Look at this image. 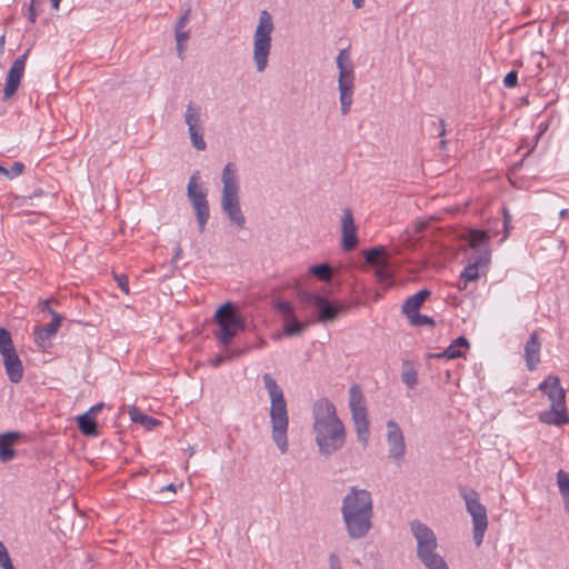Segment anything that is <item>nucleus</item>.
Wrapping results in <instances>:
<instances>
[{
    "label": "nucleus",
    "mask_w": 569,
    "mask_h": 569,
    "mask_svg": "<svg viewBox=\"0 0 569 569\" xmlns=\"http://www.w3.org/2000/svg\"><path fill=\"white\" fill-rule=\"evenodd\" d=\"M341 519L351 540L365 539L373 527V498L369 490L351 486L341 500Z\"/></svg>",
    "instance_id": "f257e3e1"
},
{
    "label": "nucleus",
    "mask_w": 569,
    "mask_h": 569,
    "mask_svg": "<svg viewBox=\"0 0 569 569\" xmlns=\"http://www.w3.org/2000/svg\"><path fill=\"white\" fill-rule=\"evenodd\" d=\"M312 418L319 453L329 457L340 450L346 442L347 432L335 405L326 398L317 400L312 406Z\"/></svg>",
    "instance_id": "f03ea898"
},
{
    "label": "nucleus",
    "mask_w": 569,
    "mask_h": 569,
    "mask_svg": "<svg viewBox=\"0 0 569 569\" xmlns=\"http://www.w3.org/2000/svg\"><path fill=\"white\" fill-rule=\"evenodd\" d=\"M264 388L270 397V428L271 439L280 453L284 455L289 449L288 429L289 413L287 401L280 386L269 373L262 376Z\"/></svg>",
    "instance_id": "7ed1b4c3"
},
{
    "label": "nucleus",
    "mask_w": 569,
    "mask_h": 569,
    "mask_svg": "<svg viewBox=\"0 0 569 569\" xmlns=\"http://www.w3.org/2000/svg\"><path fill=\"white\" fill-rule=\"evenodd\" d=\"M410 530L417 542V558L427 569H449L443 557L437 552L438 540L433 530L419 520L410 522Z\"/></svg>",
    "instance_id": "20e7f679"
},
{
    "label": "nucleus",
    "mask_w": 569,
    "mask_h": 569,
    "mask_svg": "<svg viewBox=\"0 0 569 569\" xmlns=\"http://www.w3.org/2000/svg\"><path fill=\"white\" fill-rule=\"evenodd\" d=\"M538 389L546 393L551 402L550 409L540 412L539 420L546 425L562 426L569 422L566 409V391L557 376H548Z\"/></svg>",
    "instance_id": "39448f33"
},
{
    "label": "nucleus",
    "mask_w": 569,
    "mask_h": 569,
    "mask_svg": "<svg viewBox=\"0 0 569 569\" xmlns=\"http://www.w3.org/2000/svg\"><path fill=\"white\" fill-rule=\"evenodd\" d=\"M489 236L485 231L472 230L469 233V246L472 253L468 259V264L461 272V280L465 282L475 281L479 278V271L486 268L490 262V250L488 246Z\"/></svg>",
    "instance_id": "423d86ee"
},
{
    "label": "nucleus",
    "mask_w": 569,
    "mask_h": 569,
    "mask_svg": "<svg viewBox=\"0 0 569 569\" xmlns=\"http://www.w3.org/2000/svg\"><path fill=\"white\" fill-rule=\"evenodd\" d=\"M214 321L219 327L214 337L223 348H228L237 333L246 328L244 319L230 301L224 302L217 309Z\"/></svg>",
    "instance_id": "0eeeda50"
},
{
    "label": "nucleus",
    "mask_w": 569,
    "mask_h": 569,
    "mask_svg": "<svg viewBox=\"0 0 569 569\" xmlns=\"http://www.w3.org/2000/svg\"><path fill=\"white\" fill-rule=\"evenodd\" d=\"M274 29L271 14L262 10L253 34V62L258 72H263L268 66L271 51V33Z\"/></svg>",
    "instance_id": "6e6552de"
},
{
    "label": "nucleus",
    "mask_w": 569,
    "mask_h": 569,
    "mask_svg": "<svg viewBox=\"0 0 569 569\" xmlns=\"http://www.w3.org/2000/svg\"><path fill=\"white\" fill-rule=\"evenodd\" d=\"M337 68L339 70L338 77V89H339V100L341 106V113L346 116L349 113L352 97L355 91V66L350 57L349 49L340 50L337 59H336Z\"/></svg>",
    "instance_id": "1a4fd4ad"
},
{
    "label": "nucleus",
    "mask_w": 569,
    "mask_h": 569,
    "mask_svg": "<svg viewBox=\"0 0 569 569\" xmlns=\"http://www.w3.org/2000/svg\"><path fill=\"white\" fill-rule=\"evenodd\" d=\"M349 408L357 438L366 447L370 437V422L366 398L359 385H352L349 389Z\"/></svg>",
    "instance_id": "9d476101"
},
{
    "label": "nucleus",
    "mask_w": 569,
    "mask_h": 569,
    "mask_svg": "<svg viewBox=\"0 0 569 569\" xmlns=\"http://www.w3.org/2000/svg\"><path fill=\"white\" fill-rule=\"evenodd\" d=\"M297 297L301 303L316 307L318 309V321L323 323L336 320L347 309L343 305H336L320 293L303 288L297 289Z\"/></svg>",
    "instance_id": "9b49d317"
},
{
    "label": "nucleus",
    "mask_w": 569,
    "mask_h": 569,
    "mask_svg": "<svg viewBox=\"0 0 569 569\" xmlns=\"http://www.w3.org/2000/svg\"><path fill=\"white\" fill-rule=\"evenodd\" d=\"M460 495L466 502L467 511L472 518L475 543L480 546L488 528L487 509L480 502L479 495L476 490L463 488L460 490Z\"/></svg>",
    "instance_id": "f8f14e48"
},
{
    "label": "nucleus",
    "mask_w": 569,
    "mask_h": 569,
    "mask_svg": "<svg viewBox=\"0 0 569 569\" xmlns=\"http://www.w3.org/2000/svg\"><path fill=\"white\" fill-rule=\"evenodd\" d=\"M221 209L237 228H243L246 217L240 208V187L238 180H222Z\"/></svg>",
    "instance_id": "ddd939ff"
},
{
    "label": "nucleus",
    "mask_w": 569,
    "mask_h": 569,
    "mask_svg": "<svg viewBox=\"0 0 569 569\" xmlns=\"http://www.w3.org/2000/svg\"><path fill=\"white\" fill-rule=\"evenodd\" d=\"M187 196L194 210L199 232L202 233L210 217L207 190L197 180H189Z\"/></svg>",
    "instance_id": "4468645a"
},
{
    "label": "nucleus",
    "mask_w": 569,
    "mask_h": 569,
    "mask_svg": "<svg viewBox=\"0 0 569 569\" xmlns=\"http://www.w3.org/2000/svg\"><path fill=\"white\" fill-rule=\"evenodd\" d=\"M184 122L188 126V132L192 147L198 151H203L207 143L203 139V126L201 121V107L189 102L184 112Z\"/></svg>",
    "instance_id": "2eb2a0df"
},
{
    "label": "nucleus",
    "mask_w": 569,
    "mask_h": 569,
    "mask_svg": "<svg viewBox=\"0 0 569 569\" xmlns=\"http://www.w3.org/2000/svg\"><path fill=\"white\" fill-rule=\"evenodd\" d=\"M363 257L368 264L375 268V276L382 283H391L392 272L389 257L385 247L378 246L363 250Z\"/></svg>",
    "instance_id": "dca6fc26"
},
{
    "label": "nucleus",
    "mask_w": 569,
    "mask_h": 569,
    "mask_svg": "<svg viewBox=\"0 0 569 569\" xmlns=\"http://www.w3.org/2000/svg\"><path fill=\"white\" fill-rule=\"evenodd\" d=\"M274 309L281 316L283 333L288 337L300 336L307 329L309 322L298 319L293 306L286 300H277Z\"/></svg>",
    "instance_id": "f3484780"
},
{
    "label": "nucleus",
    "mask_w": 569,
    "mask_h": 569,
    "mask_svg": "<svg viewBox=\"0 0 569 569\" xmlns=\"http://www.w3.org/2000/svg\"><path fill=\"white\" fill-rule=\"evenodd\" d=\"M388 457L398 466L403 461L406 455L405 437L401 428L395 420L387 422Z\"/></svg>",
    "instance_id": "a211bd4d"
},
{
    "label": "nucleus",
    "mask_w": 569,
    "mask_h": 569,
    "mask_svg": "<svg viewBox=\"0 0 569 569\" xmlns=\"http://www.w3.org/2000/svg\"><path fill=\"white\" fill-rule=\"evenodd\" d=\"M357 244V226L353 214L351 209L345 208L341 216V247L345 251H351Z\"/></svg>",
    "instance_id": "6ab92c4d"
},
{
    "label": "nucleus",
    "mask_w": 569,
    "mask_h": 569,
    "mask_svg": "<svg viewBox=\"0 0 569 569\" xmlns=\"http://www.w3.org/2000/svg\"><path fill=\"white\" fill-rule=\"evenodd\" d=\"M29 52L30 50L28 49L23 54L13 61L8 72L7 82L4 86V99H9L17 92L21 82V78L23 77L26 61Z\"/></svg>",
    "instance_id": "aec40b11"
},
{
    "label": "nucleus",
    "mask_w": 569,
    "mask_h": 569,
    "mask_svg": "<svg viewBox=\"0 0 569 569\" xmlns=\"http://www.w3.org/2000/svg\"><path fill=\"white\" fill-rule=\"evenodd\" d=\"M43 310H47L52 316V321L46 326L34 328V341L40 348L46 347V341L57 333L62 321V317L50 308L48 301L44 302Z\"/></svg>",
    "instance_id": "412c9836"
},
{
    "label": "nucleus",
    "mask_w": 569,
    "mask_h": 569,
    "mask_svg": "<svg viewBox=\"0 0 569 569\" xmlns=\"http://www.w3.org/2000/svg\"><path fill=\"white\" fill-rule=\"evenodd\" d=\"M541 341L538 332L533 331L525 343V360L528 370L533 371L540 363Z\"/></svg>",
    "instance_id": "4be33fe9"
},
{
    "label": "nucleus",
    "mask_w": 569,
    "mask_h": 569,
    "mask_svg": "<svg viewBox=\"0 0 569 569\" xmlns=\"http://www.w3.org/2000/svg\"><path fill=\"white\" fill-rule=\"evenodd\" d=\"M1 356L3 358V365L9 380L12 383L20 382L23 378V366L17 351L14 350Z\"/></svg>",
    "instance_id": "5701e85b"
},
{
    "label": "nucleus",
    "mask_w": 569,
    "mask_h": 569,
    "mask_svg": "<svg viewBox=\"0 0 569 569\" xmlns=\"http://www.w3.org/2000/svg\"><path fill=\"white\" fill-rule=\"evenodd\" d=\"M21 437L22 435L18 431H8L0 435V461L2 463L11 461L16 457L13 443Z\"/></svg>",
    "instance_id": "b1692460"
},
{
    "label": "nucleus",
    "mask_w": 569,
    "mask_h": 569,
    "mask_svg": "<svg viewBox=\"0 0 569 569\" xmlns=\"http://www.w3.org/2000/svg\"><path fill=\"white\" fill-rule=\"evenodd\" d=\"M431 292L428 289H422L417 293L408 297L401 308L402 313L409 318L410 316L419 312L423 302L430 297Z\"/></svg>",
    "instance_id": "393cba45"
},
{
    "label": "nucleus",
    "mask_w": 569,
    "mask_h": 569,
    "mask_svg": "<svg viewBox=\"0 0 569 569\" xmlns=\"http://www.w3.org/2000/svg\"><path fill=\"white\" fill-rule=\"evenodd\" d=\"M78 428L82 435L88 437H96L99 435L96 419L89 413H82L77 417Z\"/></svg>",
    "instance_id": "a878e982"
},
{
    "label": "nucleus",
    "mask_w": 569,
    "mask_h": 569,
    "mask_svg": "<svg viewBox=\"0 0 569 569\" xmlns=\"http://www.w3.org/2000/svg\"><path fill=\"white\" fill-rule=\"evenodd\" d=\"M557 482L559 492L563 498L565 509L569 515V473L563 470H559L557 473Z\"/></svg>",
    "instance_id": "bb28decb"
},
{
    "label": "nucleus",
    "mask_w": 569,
    "mask_h": 569,
    "mask_svg": "<svg viewBox=\"0 0 569 569\" xmlns=\"http://www.w3.org/2000/svg\"><path fill=\"white\" fill-rule=\"evenodd\" d=\"M462 347H469V342L465 337H458L445 351H442V356H446L447 359L459 358L462 356Z\"/></svg>",
    "instance_id": "cd10ccee"
},
{
    "label": "nucleus",
    "mask_w": 569,
    "mask_h": 569,
    "mask_svg": "<svg viewBox=\"0 0 569 569\" xmlns=\"http://www.w3.org/2000/svg\"><path fill=\"white\" fill-rule=\"evenodd\" d=\"M129 415L133 422H139L149 430L153 429L156 426H158L160 423L159 420L154 419L153 417L142 413L137 408H132L129 411Z\"/></svg>",
    "instance_id": "c85d7f7f"
},
{
    "label": "nucleus",
    "mask_w": 569,
    "mask_h": 569,
    "mask_svg": "<svg viewBox=\"0 0 569 569\" xmlns=\"http://www.w3.org/2000/svg\"><path fill=\"white\" fill-rule=\"evenodd\" d=\"M309 272L321 281H329L332 277V268L329 263L313 264Z\"/></svg>",
    "instance_id": "c756f323"
},
{
    "label": "nucleus",
    "mask_w": 569,
    "mask_h": 569,
    "mask_svg": "<svg viewBox=\"0 0 569 569\" xmlns=\"http://www.w3.org/2000/svg\"><path fill=\"white\" fill-rule=\"evenodd\" d=\"M405 369L401 373L402 382L409 388H415L418 383V373L417 370L410 366L408 362H405Z\"/></svg>",
    "instance_id": "7c9ffc66"
},
{
    "label": "nucleus",
    "mask_w": 569,
    "mask_h": 569,
    "mask_svg": "<svg viewBox=\"0 0 569 569\" xmlns=\"http://www.w3.org/2000/svg\"><path fill=\"white\" fill-rule=\"evenodd\" d=\"M11 333L6 328H0V353L14 351Z\"/></svg>",
    "instance_id": "2f4dec72"
},
{
    "label": "nucleus",
    "mask_w": 569,
    "mask_h": 569,
    "mask_svg": "<svg viewBox=\"0 0 569 569\" xmlns=\"http://www.w3.org/2000/svg\"><path fill=\"white\" fill-rule=\"evenodd\" d=\"M408 320H409L410 325L413 327H422V326L433 327L436 325L433 318L426 316V315H421L419 312L410 316L408 318Z\"/></svg>",
    "instance_id": "473e14b6"
},
{
    "label": "nucleus",
    "mask_w": 569,
    "mask_h": 569,
    "mask_svg": "<svg viewBox=\"0 0 569 569\" xmlns=\"http://www.w3.org/2000/svg\"><path fill=\"white\" fill-rule=\"evenodd\" d=\"M24 164L20 161H14L7 168L8 178H14L23 173Z\"/></svg>",
    "instance_id": "72a5a7b5"
},
{
    "label": "nucleus",
    "mask_w": 569,
    "mask_h": 569,
    "mask_svg": "<svg viewBox=\"0 0 569 569\" xmlns=\"http://www.w3.org/2000/svg\"><path fill=\"white\" fill-rule=\"evenodd\" d=\"M502 214H503V230H505V234L501 238V241L506 240L507 237L509 236L510 223H511V214H510L509 210L506 207H503V209H502Z\"/></svg>",
    "instance_id": "f704fd0d"
},
{
    "label": "nucleus",
    "mask_w": 569,
    "mask_h": 569,
    "mask_svg": "<svg viewBox=\"0 0 569 569\" xmlns=\"http://www.w3.org/2000/svg\"><path fill=\"white\" fill-rule=\"evenodd\" d=\"M113 278L114 280L117 281L118 283V287L126 293L128 295L129 293V281H128V277L126 274H118V273H114L113 274Z\"/></svg>",
    "instance_id": "c9c22d12"
},
{
    "label": "nucleus",
    "mask_w": 569,
    "mask_h": 569,
    "mask_svg": "<svg viewBox=\"0 0 569 569\" xmlns=\"http://www.w3.org/2000/svg\"><path fill=\"white\" fill-rule=\"evenodd\" d=\"M518 83V73L515 70L509 71L503 78V84L507 88H513Z\"/></svg>",
    "instance_id": "e433bc0d"
},
{
    "label": "nucleus",
    "mask_w": 569,
    "mask_h": 569,
    "mask_svg": "<svg viewBox=\"0 0 569 569\" xmlns=\"http://www.w3.org/2000/svg\"><path fill=\"white\" fill-rule=\"evenodd\" d=\"M237 173H238V169H237L236 163L228 162L222 170L221 178H236Z\"/></svg>",
    "instance_id": "4c0bfd02"
},
{
    "label": "nucleus",
    "mask_w": 569,
    "mask_h": 569,
    "mask_svg": "<svg viewBox=\"0 0 569 569\" xmlns=\"http://www.w3.org/2000/svg\"><path fill=\"white\" fill-rule=\"evenodd\" d=\"M190 13H191V8L188 7L183 13L181 14V17L178 19L177 23H176V28L174 29H184V27L187 26L189 19H190Z\"/></svg>",
    "instance_id": "58836bf2"
},
{
    "label": "nucleus",
    "mask_w": 569,
    "mask_h": 569,
    "mask_svg": "<svg viewBox=\"0 0 569 569\" xmlns=\"http://www.w3.org/2000/svg\"><path fill=\"white\" fill-rule=\"evenodd\" d=\"M40 3V0H31L30 1V7L28 9V19L31 23H34L36 22V19H37V16H38V12L36 10V6Z\"/></svg>",
    "instance_id": "ea45409f"
},
{
    "label": "nucleus",
    "mask_w": 569,
    "mask_h": 569,
    "mask_svg": "<svg viewBox=\"0 0 569 569\" xmlns=\"http://www.w3.org/2000/svg\"><path fill=\"white\" fill-rule=\"evenodd\" d=\"M11 562V559L9 557V552L4 545L0 541V567L4 566V563Z\"/></svg>",
    "instance_id": "a19ab883"
},
{
    "label": "nucleus",
    "mask_w": 569,
    "mask_h": 569,
    "mask_svg": "<svg viewBox=\"0 0 569 569\" xmlns=\"http://www.w3.org/2000/svg\"><path fill=\"white\" fill-rule=\"evenodd\" d=\"M174 37L177 42H184L189 39L190 32L184 29H174Z\"/></svg>",
    "instance_id": "79ce46f5"
},
{
    "label": "nucleus",
    "mask_w": 569,
    "mask_h": 569,
    "mask_svg": "<svg viewBox=\"0 0 569 569\" xmlns=\"http://www.w3.org/2000/svg\"><path fill=\"white\" fill-rule=\"evenodd\" d=\"M329 569H342L340 560L336 553L329 555Z\"/></svg>",
    "instance_id": "37998d69"
},
{
    "label": "nucleus",
    "mask_w": 569,
    "mask_h": 569,
    "mask_svg": "<svg viewBox=\"0 0 569 569\" xmlns=\"http://www.w3.org/2000/svg\"><path fill=\"white\" fill-rule=\"evenodd\" d=\"M228 355L227 356H221V355H218L216 356L212 360H211V365L214 367V368H218L221 363H223L226 360H228Z\"/></svg>",
    "instance_id": "c03bdc74"
},
{
    "label": "nucleus",
    "mask_w": 569,
    "mask_h": 569,
    "mask_svg": "<svg viewBox=\"0 0 569 569\" xmlns=\"http://www.w3.org/2000/svg\"><path fill=\"white\" fill-rule=\"evenodd\" d=\"M103 408V403L100 402V403H97L94 406H92L86 413H89V416H92L94 418V416Z\"/></svg>",
    "instance_id": "a18cd8bd"
},
{
    "label": "nucleus",
    "mask_w": 569,
    "mask_h": 569,
    "mask_svg": "<svg viewBox=\"0 0 569 569\" xmlns=\"http://www.w3.org/2000/svg\"><path fill=\"white\" fill-rule=\"evenodd\" d=\"M246 352V350H230L228 352V358L232 359V358H236V357H241L243 353Z\"/></svg>",
    "instance_id": "49530a36"
},
{
    "label": "nucleus",
    "mask_w": 569,
    "mask_h": 569,
    "mask_svg": "<svg viewBox=\"0 0 569 569\" xmlns=\"http://www.w3.org/2000/svg\"><path fill=\"white\" fill-rule=\"evenodd\" d=\"M177 51H178V56L180 58H182V54H183V51H184L183 42H177Z\"/></svg>",
    "instance_id": "de8ad7c7"
},
{
    "label": "nucleus",
    "mask_w": 569,
    "mask_h": 569,
    "mask_svg": "<svg viewBox=\"0 0 569 569\" xmlns=\"http://www.w3.org/2000/svg\"><path fill=\"white\" fill-rule=\"evenodd\" d=\"M439 127H440L439 136L442 137L446 133L445 121L442 119L439 120Z\"/></svg>",
    "instance_id": "09e8293b"
},
{
    "label": "nucleus",
    "mask_w": 569,
    "mask_h": 569,
    "mask_svg": "<svg viewBox=\"0 0 569 569\" xmlns=\"http://www.w3.org/2000/svg\"><path fill=\"white\" fill-rule=\"evenodd\" d=\"M353 6L359 9L363 6L365 0H352Z\"/></svg>",
    "instance_id": "8fccbe9b"
},
{
    "label": "nucleus",
    "mask_w": 569,
    "mask_h": 569,
    "mask_svg": "<svg viewBox=\"0 0 569 569\" xmlns=\"http://www.w3.org/2000/svg\"><path fill=\"white\" fill-rule=\"evenodd\" d=\"M0 176L8 178L7 167L0 164Z\"/></svg>",
    "instance_id": "3c124183"
},
{
    "label": "nucleus",
    "mask_w": 569,
    "mask_h": 569,
    "mask_svg": "<svg viewBox=\"0 0 569 569\" xmlns=\"http://www.w3.org/2000/svg\"><path fill=\"white\" fill-rule=\"evenodd\" d=\"M181 253H182V249L180 247H177L173 260L179 259Z\"/></svg>",
    "instance_id": "603ef678"
},
{
    "label": "nucleus",
    "mask_w": 569,
    "mask_h": 569,
    "mask_svg": "<svg viewBox=\"0 0 569 569\" xmlns=\"http://www.w3.org/2000/svg\"><path fill=\"white\" fill-rule=\"evenodd\" d=\"M559 216H560V218H567V217H569V210H568V209H562V210L559 212Z\"/></svg>",
    "instance_id": "864d4df0"
},
{
    "label": "nucleus",
    "mask_w": 569,
    "mask_h": 569,
    "mask_svg": "<svg viewBox=\"0 0 569 569\" xmlns=\"http://www.w3.org/2000/svg\"><path fill=\"white\" fill-rule=\"evenodd\" d=\"M439 148H440L441 150H446V149H447V140H441V141L439 142Z\"/></svg>",
    "instance_id": "5fc2aeb1"
},
{
    "label": "nucleus",
    "mask_w": 569,
    "mask_h": 569,
    "mask_svg": "<svg viewBox=\"0 0 569 569\" xmlns=\"http://www.w3.org/2000/svg\"><path fill=\"white\" fill-rule=\"evenodd\" d=\"M163 490H170V491H173V492H174V491H176V487H174V485L170 483V485L166 486V487L163 488Z\"/></svg>",
    "instance_id": "6e6d98bb"
},
{
    "label": "nucleus",
    "mask_w": 569,
    "mask_h": 569,
    "mask_svg": "<svg viewBox=\"0 0 569 569\" xmlns=\"http://www.w3.org/2000/svg\"><path fill=\"white\" fill-rule=\"evenodd\" d=\"M2 569H16L12 562L4 563V566H1Z\"/></svg>",
    "instance_id": "4d7b16f0"
},
{
    "label": "nucleus",
    "mask_w": 569,
    "mask_h": 569,
    "mask_svg": "<svg viewBox=\"0 0 569 569\" xmlns=\"http://www.w3.org/2000/svg\"><path fill=\"white\" fill-rule=\"evenodd\" d=\"M61 0H51L52 8L58 9Z\"/></svg>",
    "instance_id": "13d9d810"
},
{
    "label": "nucleus",
    "mask_w": 569,
    "mask_h": 569,
    "mask_svg": "<svg viewBox=\"0 0 569 569\" xmlns=\"http://www.w3.org/2000/svg\"><path fill=\"white\" fill-rule=\"evenodd\" d=\"M430 357L431 358H437V359L446 358V356H442V352L431 355Z\"/></svg>",
    "instance_id": "bf43d9fd"
},
{
    "label": "nucleus",
    "mask_w": 569,
    "mask_h": 569,
    "mask_svg": "<svg viewBox=\"0 0 569 569\" xmlns=\"http://www.w3.org/2000/svg\"><path fill=\"white\" fill-rule=\"evenodd\" d=\"M4 36H0V49H3L4 46Z\"/></svg>",
    "instance_id": "052dcab7"
},
{
    "label": "nucleus",
    "mask_w": 569,
    "mask_h": 569,
    "mask_svg": "<svg viewBox=\"0 0 569 569\" xmlns=\"http://www.w3.org/2000/svg\"><path fill=\"white\" fill-rule=\"evenodd\" d=\"M513 187H517V183L515 180H509Z\"/></svg>",
    "instance_id": "680f3d73"
}]
</instances>
